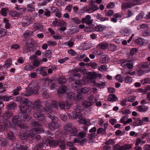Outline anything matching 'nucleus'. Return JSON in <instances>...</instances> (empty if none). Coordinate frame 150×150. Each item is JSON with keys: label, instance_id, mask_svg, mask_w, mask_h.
<instances>
[{"label": "nucleus", "instance_id": "50", "mask_svg": "<svg viewBox=\"0 0 150 150\" xmlns=\"http://www.w3.org/2000/svg\"><path fill=\"white\" fill-rule=\"evenodd\" d=\"M7 144V142L6 139L0 137V145L2 146H5Z\"/></svg>", "mask_w": 150, "mask_h": 150}, {"label": "nucleus", "instance_id": "10", "mask_svg": "<svg viewBox=\"0 0 150 150\" xmlns=\"http://www.w3.org/2000/svg\"><path fill=\"white\" fill-rule=\"evenodd\" d=\"M30 85L32 86L31 87V91L33 95H37L39 94L38 91L40 89L39 86L37 85H35L33 83H30Z\"/></svg>", "mask_w": 150, "mask_h": 150}, {"label": "nucleus", "instance_id": "46", "mask_svg": "<svg viewBox=\"0 0 150 150\" xmlns=\"http://www.w3.org/2000/svg\"><path fill=\"white\" fill-rule=\"evenodd\" d=\"M85 82V81L84 80H78L75 82L74 84L76 85V86L80 87V85L84 84Z\"/></svg>", "mask_w": 150, "mask_h": 150}, {"label": "nucleus", "instance_id": "53", "mask_svg": "<svg viewBox=\"0 0 150 150\" xmlns=\"http://www.w3.org/2000/svg\"><path fill=\"white\" fill-rule=\"evenodd\" d=\"M99 7L98 6L92 5L89 7V11L92 10L93 11H96L99 9Z\"/></svg>", "mask_w": 150, "mask_h": 150}, {"label": "nucleus", "instance_id": "34", "mask_svg": "<svg viewBox=\"0 0 150 150\" xmlns=\"http://www.w3.org/2000/svg\"><path fill=\"white\" fill-rule=\"evenodd\" d=\"M26 48L25 49V51H30L32 49L33 45L31 42H27L26 45Z\"/></svg>", "mask_w": 150, "mask_h": 150}, {"label": "nucleus", "instance_id": "3", "mask_svg": "<svg viewBox=\"0 0 150 150\" xmlns=\"http://www.w3.org/2000/svg\"><path fill=\"white\" fill-rule=\"evenodd\" d=\"M26 107V108H25L22 106L21 108L20 109L23 114V118L21 119L23 120L25 122L28 121L30 120L29 115L31 113V108H28V107Z\"/></svg>", "mask_w": 150, "mask_h": 150}, {"label": "nucleus", "instance_id": "4", "mask_svg": "<svg viewBox=\"0 0 150 150\" xmlns=\"http://www.w3.org/2000/svg\"><path fill=\"white\" fill-rule=\"evenodd\" d=\"M21 117L17 115L14 116L12 118V125L13 127L17 126L21 128H23L24 127L23 123L21 121Z\"/></svg>", "mask_w": 150, "mask_h": 150}, {"label": "nucleus", "instance_id": "29", "mask_svg": "<svg viewBox=\"0 0 150 150\" xmlns=\"http://www.w3.org/2000/svg\"><path fill=\"white\" fill-rule=\"evenodd\" d=\"M96 18L99 21L103 22L106 21H108V18L103 17L102 15L99 13H98L96 16Z\"/></svg>", "mask_w": 150, "mask_h": 150}, {"label": "nucleus", "instance_id": "40", "mask_svg": "<svg viewBox=\"0 0 150 150\" xmlns=\"http://www.w3.org/2000/svg\"><path fill=\"white\" fill-rule=\"evenodd\" d=\"M28 134L26 132L24 133H21L19 135V137L21 139L26 140L27 139L28 137Z\"/></svg>", "mask_w": 150, "mask_h": 150}, {"label": "nucleus", "instance_id": "22", "mask_svg": "<svg viewBox=\"0 0 150 150\" xmlns=\"http://www.w3.org/2000/svg\"><path fill=\"white\" fill-rule=\"evenodd\" d=\"M78 121L80 124L83 123L88 125H91L90 120L89 119H84L82 117L78 120Z\"/></svg>", "mask_w": 150, "mask_h": 150}, {"label": "nucleus", "instance_id": "41", "mask_svg": "<svg viewBox=\"0 0 150 150\" xmlns=\"http://www.w3.org/2000/svg\"><path fill=\"white\" fill-rule=\"evenodd\" d=\"M27 133L28 134V137L32 138L34 137V136H35L36 132V131L33 129L30 131L27 132Z\"/></svg>", "mask_w": 150, "mask_h": 150}, {"label": "nucleus", "instance_id": "42", "mask_svg": "<svg viewBox=\"0 0 150 150\" xmlns=\"http://www.w3.org/2000/svg\"><path fill=\"white\" fill-rule=\"evenodd\" d=\"M93 83L95 86L98 87L100 88H103L105 86V83L103 82L101 83H96L95 81H93Z\"/></svg>", "mask_w": 150, "mask_h": 150}, {"label": "nucleus", "instance_id": "6", "mask_svg": "<svg viewBox=\"0 0 150 150\" xmlns=\"http://www.w3.org/2000/svg\"><path fill=\"white\" fill-rule=\"evenodd\" d=\"M31 104V102L28 99L25 98H22L21 100L20 105L19 106V109L21 108L22 106L24 108H26L27 107L28 108H30V106Z\"/></svg>", "mask_w": 150, "mask_h": 150}, {"label": "nucleus", "instance_id": "21", "mask_svg": "<svg viewBox=\"0 0 150 150\" xmlns=\"http://www.w3.org/2000/svg\"><path fill=\"white\" fill-rule=\"evenodd\" d=\"M150 65V62H144L139 64L138 66L139 69H142L147 68Z\"/></svg>", "mask_w": 150, "mask_h": 150}, {"label": "nucleus", "instance_id": "25", "mask_svg": "<svg viewBox=\"0 0 150 150\" xmlns=\"http://www.w3.org/2000/svg\"><path fill=\"white\" fill-rule=\"evenodd\" d=\"M138 51L135 48L132 49L127 54V56L129 58L132 57Z\"/></svg>", "mask_w": 150, "mask_h": 150}, {"label": "nucleus", "instance_id": "32", "mask_svg": "<svg viewBox=\"0 0 150 150\" xmlns=\"http://www.w3.org/2000/svg\"><path fill=\"white\" fill-rule=\"evenodd\" d=\"M12 115V114L11 112L9 111H7L4 113L3 116L0 117V118L3 117L5 119H7L11 117Z\"/></svg>", "mask_w": 150, "mask_h": 150}, {"label": "nucleus", "instance_id": "62", "mask_svg": "<svg viewBox=\"0 0 150 150\" xmlns=\"http://www.w3.org/2000/svg\"><path fill=\"white\" fill-rule=\"evenodd\" d=\"M21 89V87L18 86L16 88L14 89L13 91V94L14 95H17L19 94V91Z\"/></svg>", "mask_w": 150, "mask_h": 150}, {"label": "nucleus", "instance_id": "16", "mask_svg": "<svg viewBox=\"0 0 150 150\" xmlns=\"http://www.w3.org/2000/svg\"><path fill=\"white\" fill-rule=\"evenodd\" d=\"M53 23L55 25H57L60 26L66 25V23L64 21H63L59 20L57 18H55L53 21Z\"/></svg>", "mask_w": 150, "mask_h": 150}, {"label": "nucleus", "instance_id": "1", "mask_svg": "<svg viewBox=\"0 0 150 150\" xmlns=\"http://www.w3.org/2000/svg\"><path fill=\"white\" fill-rule=\"evenodd\" d=\"M82 108L79 106H76L75 108L74 111L71 113V114L67 113V116L70 119H79V120L81 118L82 113L81 111Z\"/></svg>", "mask_w": 150, "mask_h": 150}, {"label": "nucleus", "instance_id": "47", "mask_svg": "<svg viewBox=\"0 0 150 150\" xmlns=\"http://www.w3.org/2000/svg\"><path fill=\"white\" fill-rule=\"evenodd\" d=\"M16 105L14 103H11L7 105V108L8 109H13L16 107Z\"/></svg>", "mask_w": 150, "mask_h": 150}, {"label": "nucleus", "instance_id": "48", "mask_svg": "<svg viewBox=\"0 0 150 150\" xmlns=\"http://www.w3.org/2000/svg\"><path fill=\"white\" fill-rule=\"evenodd\" d=\"M90 91V89L89 88L85 87L82 88L81 90V93L84 94L88 93Z\"/></svg>", "mask_w": 150, "mask_h": 150}, {"label": "nucleus", "instance_id": "9", "mask_svg": "<svg viewBox=\"0 0 150 150\" xmlns=\"http://www.w3.org/2000/svg\"><path fill=\"white\" fill-rule=\"evenodd\" d=\"M97 101V99L96 98L93 100V101L84 100L82 102V105L84 107L87 108L93 105L94 103H96Z\"/></svg>", "mask_w": 150, "mask_h": 150}, {"label": "nucleus", "instance_id": "36", "mask_svg": "<svg viewBox=\"0 0 150 150\" xmlns=\"http://www.w3.org/2000/svg\"><path fill=\"white\" fill-rule=\"evenodd\" d=\"M109 44L106 43H102L98 45V46L101 49L105 50L108 47Z\"/></svg>", "mask_w": 150, "mask_h": 150}, {"label": "nucleus", "instance_id": "43", "mask_svg": "<svg viewBox=\"0 0 150 150\" xmlns=\"http://www.w3.org/2000/svg\"><path fill=\"white\" fill-rule=\"evenodd\" d=\"M76 96L75 94L73 92L69 93L67 95L68 98L71 100L75 99L76 98Z\"/></svg>", "mask_w": 150, "mask_h": 150}, {"label": "nucleus", "instance_id": "60", "mask_svg": "<svg viewBox=\"0 0 150 150\" xmlns=\"http://www.w3.org/2000/svg\"><path fill=\"white\" fill-rule=\"evenodd\" d=\"M34 3V2H33L32 3L28 4L27 5V7L28 8V11H34L35 8H34V6H33Z\"/></svg>", "mask_w": 150, "mask_h": 150}, {"label": "nucleus", "instance_id": "12", "mask_svg": "<svg viewBox=\"0 0 150 150\" xmlns=\"http://www.w3.org/2000/svg\"><path fill=\"white\" fill-rule=\"evenodd\" d=\"M59 105L61 109H64L65 108L67 109H69L71 107V105L69 104L67 102L65 103L64 102L62 101H59L58 102Z\"/></svg>", "mask_w": 150, "mask_h": 150}, {"label": "nucleus", "instance_id": "28", "mask_svg": "<svg viewBox=\"0 0 150 150\" xmlns=\"http://www.w3.org/2000/svg\"><path fill=\"white\" fill-rule=\"evenodd\" d=\"M108 100L109 101H115L118 100V99L115 94H110L108 97Z\"/></svg>", "mask_w": 150, "mask_h": 150}, {"label": "nucleus", "instance_id": "56", "mask_svg": "<svg viewBox=\"0 0 150 150\" xmlns=\"http://www.w3.org/2000/svg\"><path fill=\"white\" fill-rule=\"evenodd\" d=\"M106 16H112L114 13L113 11L112 10H108L105 11Z\"/></svg>", "mask_w": 150, "mask_h": 150}, {"label": "nucleus", "instance_id": "55", "mask_svg": "<svg viewBox=\"0 0 150 150\" xmlns=\"http://www.w3.org/2000/svg\"><path fill=\"white\" fill-rule=\"evenodd\" d=\"M135 125L136 126H140L143 125V122L142 120H141L139 118L136 119V121L134 122Z\"/></svg>", "mask_w": 150, "mask_h": 150}, {"label": "nucleus", "instance_id": "7", "mask_svg": "<svg viewBox=\"0 0 150 150\" xmlns=\"http://www.w3.org/2000/svg\"><path fill=\"white\" fill-rule=\"evenodd\" d=\"M33 116L34 117L40 120H43L45 119V117L41 111L37 110L33 114Z\"/></svg>", "mask_w": 150, "mask_h": 150}, {"label": "nucleus", "instance_id": "23", "mask_svg": "<svg viewBox=\"0 0 150 150\" xmlns=\"http://www.w3.org/2000/svg\"><path fill=\"white\" fill-rule=\"evenodd\" d=\"M135 42L137 44L142 45H145L146 43V40L142 38H138L136 40Z\"/></svg>", "mask_w": 150, "mask_h": 150}, {"label": "nucleus", "instance_id": "64", "mask_svg": "<svg viewBox=\"0 0 150 150\" xmlns=\"http://www.w3.org/2000/svg\"><path fill=\"white\" fill-rule=\"evenodd\" d=\"M36 132L37 133H40L43 131V129L41 127V126H39L37 127H35L34 128Z\"/></svg>", "mask_w": 150, "mask_h": 150}, {"label": "nucleus", "instance_id": "13", "mask_svg": "<svg viewBox=\"0 0 150 150\" xmlns=\"http://www.w3.org/2000/svg\"><path fill=\"white\" fill-rule=\"evenodd\" d=\"M47 145V143H41L35 146L33 149H35V150H44L46 148V146Z\"/></svg>", "mask_w": 150, "mask_h": 150}, {"label": "nucleus", "instance_id": "52", "mask_svg": "<svg viewBox=\"0 0 150 150\" xmlns=\"http://www.w3.org/2000/svg\"><path fill=\"white\" fill-rule=\"evenodd\" d=\"M35 68V67L29 64L26 65L24 67V69L26 71H31Z\"/></svg>", "mask_w": 150, "mask_h": 150}, {"label": "nucleus", "instance_id": "5", "mask_svg": "<svg viewBox=\"0 0 150 150\" xmlns=\"http://www.w3.org/2000/svg\"><path fill=\"white\" fill-rule=\"evenodd\" d=\"M144 0H133L131 3H125L122 5V8L123 10H126L130 8L132 5H135L140 4V2L143 1Z\"/></svg>", "mask_w": 150, "mask_h": 150}, {"label": "nucleus", "instance_id": "39", "mask_svg": "<svg viewBox=\"0 0 150 150\" xmlns=\"http://www.w3.org/2000/svg\"><path fill=\"white\" fill-rule=\"evenodd\" d=\"M124 81L126 83H130L132 82V79L131 77L127 75L124 78Z\"/></svg>", "mask_w": 150, "mask_h": 150}, {"label": "nucleus", "instance_id": "24", "mask_svg": "<svg viewBox=\"0 0 150 150\" xmlns=\"http://www.w3.org/2000/svg\"><path fill=\"white\" fill-rule=\"evenodd\" d=\"M137 109L140 112H144L147 111L148 109V107L145 105H141L137 106Z\"/></svg>", "mask_w": 150, "mask_h": 150}, {"label": "nucleus", "instance_id": "54", "mask_svg": "<svg viewBox=\"0 0 150 150\" xmlns=\"http://www.w3.org/2000/svg\"><path fill=\"white\" fill-rule=\"evenodd\" d=\"M59 144V142L55 141H50L49 142V144L50 147L55 146H57Z\"/></svg>", "mask_w": 150, "mask_h": 150}, {"label": "nucleus", "instance_id": "30", "mask_svg": "<svg viewBox=\"0 0 150 150\" xmlns=\"http://www.w3.org/2000/svg\"><path fill=\"white\" fill-rule=\"evenodd\" d=\"M132 147V144H127L121 146V150H126L130 149Z\"/></svg>", "mask_w": 150, "mask_h": 150}, {"label": "nucleus", "instance_id": "59", "mask_svg": "<svg viewBox=\"0 0 150 150\" xmlns=\"http://www.w3.org/2000/svg\"><path fill=\"white\" fill-rule=\"evenodd\" d=\"M115 7V3L114 2H110L106 6L108 9L112 8Z\"/></svg>", "mask_w": 150, "mask_h": 150}, {"label": "nucleus", "instance_id": "45", "mask_svg": "<svg viewBox=\"0 0 150 150\" xmlns=\"http://www.w3.org/2000/svg\"><path fill=\"white\" fill-rule=\"evenodd\" d=\"M9 14L12 17H18L19 14L15 11H13V10H11L9 13Z\"/></svg>", "mask_w": 150, "mask_h": 150}, {"label": "nucleus", "instance_id": "20", "mask_svg": "<svg viewBox=\"0 0 150 150\" xmlns=\"http://www.w3.org/2000/svg\"><path fill=\"white\" fill-rule=\"evenodd\" d=\"M109 61L108 56L105 55H102L100 57L99 62L100 64L107 63Z\"/></svg>", "mask_w": 150, "mask_h": 150}, {"label": "nucleus", "instance_id": "15", "mask_svg": "<svg viewBox=\"0 0 150 150\" xmlns=\"http://www.w3.org/2000/svg\"><path fill=\"white\" fill-rule=\"evenodd\" d=\"M107 28V27L105 26L99 24L95 26L94 27V30L97 31H103L105 30Z\"/></svg>", "mask_w": 150, "mask_h": 150}, {"label": "nucleus", "instance_id": "33", "mask_svg": "<svg viewBox=\"0 0 150 150\" xmlns=\"http://www.w3.org/2000/svg\"><path fill=\"white\" fill-rule=\"evenodd\" d=\"M128 62V61L125 59H121L117 61L118 63L120 64L121 66L123 67H126Z\"/></svg>", "mask_w": 150, "mask_h": 150}, {"label": "nucleus", "instance_id": "61", "mask_svg": "<svg viewBox=\"0 0 150 150\" xmlns=\"http://www.w3.org/2000/svg\"><path fill=\"white\" fill-rule=\"evenodd\" d=\"M141 83L143 85L146 83H150V78H146L141 81Z\"/></svg>", "mask_w": 150, "mask_h": 150}, {"label": "nucleus", "instance_id": "58", "mask_svg": "<svg viewBox=\"0 0 150 150\" xmlns=\"http://www.w3.org/2000/svg\"><path fill=\"white\" fill-rule=\"evenodd\" d=\"M71 21L73 23L76 24H79L81 23V20L77 17L72 18Z\"/></svg>", "mask_w": 150, "mask_h": 150}, {"label": "nucleus", "instance_id": "51", "mask_svg": "<svg viewBox=\"0 0 150 150\" xmlns=\"http://www.w3.org/2000/svg\"><path fill=\"white\" fill-rule=\"evenodd\" d=\"M98 69L99 71L102 72L103 71H106L107 69V67L106 65H102L98 67Z\"/></svg>", "mask_w": 150, "mask_h": 150}, {"label": "nucleus", "instance_id": "57", "mask_svg": "<svg viewBox=\"0 0 150 150\" xmlns=\"http://www.w3.org/2000/svg\"><path fill=\"white\" fill-rule=\"evenodd\" d=\"M77 133V130L76 128L74 127L72 129L70 133V135L71 136H76Z\"/></svg>", "mask_w": 150, "mask_h": 150}, {"label": "nucleus", "instance_id": "35", "mask_svg": "<svg viewBox=\"0 0 150 150\" xmlns=\"http://www.w3.org/2000/svg\"><path fill=\"white\" fill-rule=\"evenodd\" d=\"M33 28L35 30H40L43 29V26L38 23H35L33 25Z\"/></svg>", "mask_w": 150, "mask_h": 150}, {"label": "nucleus", "instance_id": "14", "mask_svg": "<svg viewBox=\"0 0 150 150\" xmlns=\"http://www.w3.org/2000/svg\"><path fill=\"white\" fill-rule=\"evenodd\" d=\"M97 135L96 133H92L89 134L88 136V138L90 141L89 143H90L91 142L93 143L95 142V138L97 137Z\"/></svg>", "mask_w": 150, "mask_h": 150}, {"label": "nucleus", "instance_id": "38", "mask_svg": "<svg viewBox=\"0 0 150 150\" xmlns=\"http://www.w3.org/2000/svg\"><path fill=\"white\" fill-rule=\"evenodd\" d=\"M67 88L65 86L59 87L58 90V92L60 94H63L67 90Z\"/></svg>", "mask_w": 150, "mask_h": 150}, {"label": "nucleus", "instance_id": "27", "mask_svg": "<svg viewBox=\"0 0 150 150\" xmlns=\"http://www.w3.org/2000/svg\"><path fill=\"white\" fill-rule=\"evenodd\" d=\"M9 11V9L7 7L2 8L0 10L1 14L4 16H6L7 15V13Z\"/></svg>", "mask_w": 150, "mask_h": 150}, {"label": "nucleus", "instance_id": "2", "mask_svg": "<svg viewBox=\"0 0 150 150\" xmlns=\"http://www.w3.org/2000/svg\"><path fill=\"white\" fill-rule=\"evenodd\" d=\"M47 116L52 120L48 124L49 128L52 130H54L58 128L59 127V124L58 123V118L50 115H48Z\"/></svg>", "mask_w": 150, "mask_h": 150}, {"label": "nucleus", "instance_id": "18", "mask_svg": "<svg viewBox=\"0 0 150 150\" xmlns=\"http://www.w3.org/2000/svg\"><path fill=\"white\" fill-rule=\"evenodd\" d=\"M33 104L35 108L39 109L42 106V102L40 99H37L34 101Z\"/></svg>", "mask_w": 150, "mask_h": 150}, {"label": "nucleus", "instance_id": "37", "mask_svg": "<svg viewBox=\"0 0 150 150\" xmlns=\"http://www.w3.org/2000/svg\"><path fill=\"white\" fill-rule=\"evenodd\" d=\"M67 81L66 78L62 76L60 77L58 79V83L60 84H62L65 83Z\"/></svg>", "mask_w": 150, "mask_h": 150}, {"label": "nucleus", "instance_id": "63", "mask_svg": "<svg viewBox=\"0 0 150 150\" xmlns=\"http://www.w3.org/2000/svg\"><path fill=\"white\" fill-rule=\"evenodd\" d=\"M40 64V61L38 59L35 60H33V66L35 68L36 67H38Z\"/></svg>", "mask_w": 150, "mask_h": 150}, {"label": "nucleus", "instance_id": "17", "mask_svg": "<svg viewBox=\"0 0 150 150\" xmlns=\"http://www.w3.org/2000/svg\"><path fill=\"white\" fill-rule=\"evenodd\" d=\"M32 85H30V84H29L28 87L26 89V91L25 93H22L21 95H24L25 96H29L32 95L33 93L31 91V87Z\"/></svg>", "mask_w": 150, "mask_h": 150}, {"label": "nucleus", "instance_id": "49", "mask_svg": "<svg viewBox=\"0 0 150 150\" xmlns=\"http://www.w3.org/2000/svg\"><path fill=\"white\" fill-rule=\"evenodd\" d=\"M8 138L12 141H13L15 139V137L12 132H9L8 134Z\"/></svg>", "mask_w": 150, "mask_h": 150}, {"label": "nucleus", "instance_id": "11", "mask_svg": "<svg viewBox=\"0 0 150 150\" xmlns=\"http://www.w3.org/2000/svg\"><path fill=\"white\" fill-rule=\"evenodd\" d=\"M91 17L90 15H88L85 18L81 19L82 23H86L87 24H91L93 22V20L91 19Z\"/></svg>", "mask_w": 150, "mask_h": 150}, {"label": "nucleus", "instance_id": "19", "mask_svg": "<svg viewBox=\"0 0 150 150\" xmlns=\"http://www.w3.org/2000/svg\"><path fill=\"white\" fill-rule=\"evenodd\" d=\"M45 106L44 108L45 111L48 114L51 113L52 111V107L51 106L50 103L48 102H45Z\"/></svg>", "mask_w": 150, "mask_h": 150}, {"label": "nucleus", "instance_id": "31", "mask_svg": "<svg viewBox=\"0 0 150 150\" xmlns=\"http://www.w3.org/2000/svg\"><path fill=\"white\" fill-rule=\"evenodd\" d=\"M72 128L71 124L70 123H68L64 127V129L65 131L67 132H69Z\"/></svg>", "mask_w": 150, "mask_h": 150}, {"label": "nucleus", "instance_id": "44", "mask_svg": "<svg viewBox=\"0 0 150 150\" xmlns=\"http://www.w3.org/2000/svg\"><path fill=\"white\" fill-rule=\"evenodd\" d=\"M33 34V32L29 30H27L24 33L23 36L25 38H27L28 37L30 36Z\"/></svg>", "mask_w": 150, "mask_h": 150}, {"label": "nucleus", "instance_id": "8", "mask_svg": "<svg viewBox=\"0 0 150 150\" xmlns=\"http://www.w3.org/2000/svg\"><path fill=\"white\" fill-rule=\"evenodd\" d=\"M11 126L10 122L8 120H6L3 125L0 124V132L7 130Z\"/></svg>", "mask_w": 150, "mask_h": 150}, {"label": "nucleus", "instance_id": "26", "mask_svg": "<svg viewBox=\"0 0 150 150\" xmlns=\"http://www.w3.org/2000/svg\"><path fill=\"white\" fill-rule=\"evenodd\" d=\"M80 75L79 73L76 74L74 75H70L68 80L69 81H72L75 80L76 77H78V78H80Z\"/></svg>", "mask_w": 150, "mask_h": 150}]
</instances>
